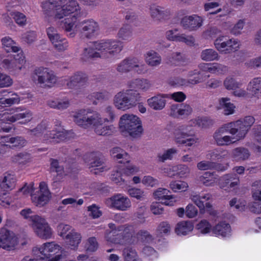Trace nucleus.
Here are the masks:
<instances>
[{
    "instance_id": "f8f14e48",
    "label": "nucleus",
    "mask_w": 261,
    "mask_h": 261,
    "mask_svg": "<svg viewBox=\"0 0 261 261\" xmlns=\"http://www.w3.org/2000/svg\"><path fill=\"white\" fill-rule=\"evenodd\" d=\"M75 27L82 38L91 39L97 35L99 30L98 23L93 19L79 21Z\"/></svg>"
},
{
    "instance_id": "49530a36",
    "label": "nucleus",
    "mask_w": 261,
    "mask_h": 261,
    "mask_svg": "<svg viewBox=\"0 0 261 261\" xmlns=\"http://www.w3.org/2000/svg\"><path fill=\"white\" fill-rule=\"evenodd\" d=\"M212 195L210 194H206L203 196L199 195H191V200L196 205L200 208V210H203L204 208V203L206 201L210 199Z\"/></svg>"
},
{
    "instance_id": "f03ea898",
    "label": "nucleus",
    "mask_w": 261,
    "mask_h": 261,
    "mask_svg": "<svg viewBox=\"0 0 261 261\" xmlns=\"http://www.w3.org/2000/svg\"><path fill=\"white\" fill-rule=\"evenodd\" d=\"M93 47L85 48L82 59L85 61L100 58L108 59L119 54L122 50L123 43L116 39H103L94 41Z\"/></svg>"
},
{
    "instance_id": "5fc2aeb1",
    "label": "nucleus",
    "mask_w": 261,
    "mask_h": 261,
    "mask_svg": "<svg viewBox=\"0 0 261 261\" xmlns=\"http://www.w3.org/2000/svg\"><path fill=\"white\" fill-rule=\"evenodd\" d=\"M105 118H103L104 122H112L115 120L116 115L113 108L111 106L107 107L103 111Z\"/></svg>"
},
{
    "instance_id": "338daca9",
    "label": "nucleus",
    "mask_w": 261,
    "mask_h": 261,
    "mask_svg": "<svg viewBox=\"0 0 261 261\" xmlns=\"http://www.w3.org/2000/svg\"><path fill=\"white\" fill-rule=\"evenodd\" d=\"M13 201L12 198L6 192H0V204L3 206H9Z\"/></svg>"
},
{
    "instance_id": "a19ab883",
    "label": "nucleus",
    "mask_w": 261,
    "mask_h": 261,
    "mask_svg": "<svg viewBox=\"0 0 261 261\" xmlns=\"http://www.w3.org/2000/svg\"><path fill=\"white\" fill-rule=\"evenodd\" d=\"M201 59L206 62L218 60L219 56L218 53L213 49L209 48L203 50L200 54Z\"/></svg>"
},
{
    "instance_id": "393cba45",
    "label": "nucleus",
    "mask_w": 261,
    "mask_h": 261,
    "mask_svg": "<svg viewBox=\"0 0 261 261\" xmlns=\"http://www.w3.org/2000/svg\"><path fill=\"white\" fill-rule=\"evenodd\" d=\"M88 156L91 159L89 163V168H96L95 170H97V171H95V173L101 172L105 170L104 159L99 152H91Z\"/></svg>"
},
{
    "instance_id": "bf43d9fd",
    "label": "nucleus",
    "mask_w": 261,
    "mask_h": 261,
    "mask_svg": "<svg viewBox=\"0 0 261 261\" xmlns=\"http://www.w3.org/2000/svg\"><path fill=\"white\" fill-rule=\"evenodd\" d=\"M174 41L182 42L188 45H193L194 44L195 39L192 36H186L184 34L177 33Z\"/></svg>"
},
{
    "instance_id": "680f3d73",
    "label": "nucleus",
    "mask_w": 261,
    "mask_h": 261,
    "mask_svg": "<svg viewBox=\"0 0 261 261\" xmlns=\"http://www.w3.org/2000/svg\"><path fill=\"white\" fill-rule=\"evenodd\" d=\"M13 84V80L8 75L0 72V87H9Z\"/></svg>"
},
{
    "instance_id": "6ab92c4d",
    "label": "nucleus",
    "mask_w": 261,
    "mask_h": 261,
    "mask_svg": "<svg viewBox=\"0 0 261 261\" xmlns=\"http://www.w3.org/2000/svg\"><path fill=\"white\" fill-rule=\"evenodd\" d=\"M143 66L141 62L136 58H126L117 65L116 70L121 73H127L136 68Z\"/></svg>"
},
{
    "instance_id": "c03bdc74",
    "label": "nucleus",
    "mask_w": 261,
    "mask_h": 261,
    "mask_svg": "<svg viewBox=\"0 0 261 261\" xmlns=\"http://www.w3.org/2000/svg\"><path fill=\"white\" fill-rule=\"evenodd\" d=\"M193 229V225L190 222L182 221L177 225L175 231L178 235H186Z\"/></svg>"
},
{
    "instance_id": "de8ad7c7",
    "label": "nucleus",
    "mask_w": 261,
    "mask_h": 261,
    "mask_svg": "<svg viewBox=\"0 0 261 261\" xmlns=\"http://www.w3.org/2000/svg\"><path fill=\"white\" fill-rule=\"evenodd\" d=\"M233 157L238 161L248 159L250 156L248 150L243 147H238L232 151Z\"/></svg>"
},
{
    "instance_id": "7ed1b4c3",
    "label": "nucleus",
    "mask_w": 261,
    "mask_h": 261,
    "mask_svg": "<svg viewBox=\"0 0 261 261\" xmlns=\"http://www.w3.org/2000/svg\"><path fill=\"white\" fill-rule=\"evenodd\" d=\"M1 42L3 48L7 52L17 53L4 59L2 62V68L13 75H17L21 70L25 68V55L10 37H4Z\"/></svg>"
},
{
    "instance_id": "a878e982",
    "label": "nucleus",
    "mask_w": 261,
    "mask_h": 261,
    "mask_svg": "<svg viewBox=\"0 0 261 261\" xmlns=\"http://www.w3.org/2000/svg\"><path fill=\"white\" fill-rule=\"evenodd\" d=\"M112 238L111 241L115 244H122L126 238L130 237V233L128 232V229L124 225L118 226L117 230H114L111 232Z\"/></svg>"
},
{
    "instance_id": "8fccbe9b",
    "label": "nucleus",
    "mask_w": 261,
    "mask_h": 261,
    "mask_svg": "<svg viewBox=\"0 0 261 261\" xmlns=\"http://www.w3.org/2000/svg\"><path fill=\"white\" fill-rule=\"evenodd\" d=\"M49 243L43 244L38 250L37 257L39 261H49Z\"/></svg>"
},
{
    "instance_id": "4468645a",
    "label": "nucleus",
    "mask_w": 261,
    "mask_h": 261,
    "mask_svg": "<svg viewBox=\"0 0 261 261\" xmlns=\"http://www.w3.org/2000/svg\"><path fill=\"white\" fill-rule=\"evenodd\" d=\"M106 205L111 208L125 211L131 207L129 199L121 194H117L106 200Z\"/></svg>"
},
{
    "instance_id": "4be33fe9",
    "label": "nucleus",
    "mask_w": 261,
    "mask_h": 261,
    "mask_svg": "<svg viewBox=\"0 0 261 261\" xmlns=\"http://www.w3.org/2000/svg\"><path fill=\"white\" fill-rule=\"evenodd\" d=\"M169 96L167 94H158L147 100V102L149 107L155 111H160L163 110L166 104V98Z\"/></svg>"
},
{
    "instance_id": "052dcab7",
    "label": "nucleus",
    "mask_w": 261,
    "mask_h": 261,
    "mask_svg": "<svg viewBox=\"0 0 261 261\" xmlns=\"http://www.w3.org/2000/svg\"><path fill=\"white\" fill-rule=\"evenodd\" d=\"M85 248L86 251L88 252H93L97 250L98 248V243L96 238L93 237L89 238L87 240Z\"/></svg>"
},
{
    "instance_id": "e2e57ef3",
    "label": "nucleus",
    "mask_w": 261,
    "mask_h": 261,
    "mask_svg": "<svg viewBox=\"0 0 261 261\" xmlns=\"http://www.w3.org/2000/svg\"><path fill=\"white\" fill-rule=\"evenodd\" d=\"M200 180L206 186H212L215 183V178L213 177V174L210 172H205L203 176L200 177Z\"/></svg>"
},
{
    "instance_id": "0e129e2a",
    "label": "nucleus",
    "mask_w": 261,
    "mask_h": 261,
    "mask_svg": "<svg viewBox=\"0 0 261 261\" xmlns=\"http://www.w3.org/2000/svg\"><path fill=\"white\" fill-rule=\"evenodd\" d=\"M91 98H94L99 101L108 100L110 97L109 93L106 91L95 92L92 93L90 96Z\"/></svg>"
},
{
    "instance_id": "c9c22d12",
    "label": "nucleus",
    "mask_w": 261,
    "mask_h": 261,
    "mask_svg": "<svg viewBox=\"0 0 261 261\" xmlns=\"http://www.w3.org/2000/svg\"><path fill=\"white\" fill-rule=\"evenodd\" d=\"M247 89L254 96L261 94V77L253 78L248 84Z\"/></svg>"
},
{
    "instance_id": "c756f323",
    "label": "nucleus",
    "mask_w": 261,
    "mask_h": 261,
    "mask_svg": "<svg viewBox=\"0 0 261 261\" xmlns=\"http://www.w3.org/2000/svg\"><path fill=\"white\" fill-rule=\"evenodd\" d=\"M16 179L13 174L5 173L0 178V188L4 190L12 189L15 184Z\"/></svg>"
},
{
    "instance_id": "473e14b6",
    "label": "nucleus",
    "mask_w": 261,
    "mask_h": 261,
    "mask_svg": "<svg viewBox=\"0 0 261 261\" xmlns=\"http://www.w3.org/2000/svg\"><path fill=\"white\" fill-rule=\"evenodd\" d=\"M219 109L223 110L225 115L233 114L235 112V106L230 101V99L223 97L219 100Z\"/></svg>"
},
{
    "instance_id": "ddd939ff",
    "label": "nucleus",
    "mask_w": 261,
    "mask_h": 261,
    "mask_svg": "<svg viewBox=\"0 0 261 261\" xmlns=\"http://www.w3.org/2000/svg\"><path fill=\"white\" fill-rule=\"evenodd\" d=\"M214 45L220 53L227 54L237 51L240 48V43L237 39L221 36L215 40Z\"/></svg>"
},
{
    "instance_id": "5701e85b",
    "label": "nucleus",
    "mask_w": 261,
    "mask_h": 261,
    "mask_svg": "<svg viewBox=\"0 0 261 261\" xmlns=\"http://www.w3.org/2000/svg\"><path fill=\"white\" fill-rule=\"evenodd\" d=\"M169 190L165 188H158L153 192V196L155 199L161 200L163 204L166 205H173L175 201L172 199L174 198L173 195H169Z\"/></svg>"
},
{
    "instance_id": "1a4fd4ad",
    "label": "nucleus",
    "mask_w": 261,
    "mask_h": 261,
    "mask_svg": "<svg viewBox=\"0 0 261 261\" xmlns=\"http://www.w3.org/2000/svg\"><path fill=\"white\" fill-rule=\"evenodd\" d=\"M119 123L121 132L127 133L133 138L140 137L143 133L141 121L136 115L124 114L120 117Z\"/></svg>"
},
{
    "instance_id": "f704fd0d",
    "label": "nucleus",
    "mask_w": 261,
    "mask_h": 261,
    "mask_svg": "<svg viewBox=\"0 0 261 261\" xmlns=\"http://www.w3.org/2000/svg\"><path fill=\"white\" fill-rule=\"evenodd\" d=\"M111 156L116 160L122 159L119 162L121 163H129L128 155L123 149L119 147H114L110 151Z\"/></svg>"
},
{
    "instance_id": "aec40b11",
    "label": "nucleus",
    "mask_w": 261,
    "mask_h": 261,
    "mask_svg": "<svg viewBox=\"0 0 261 261\" xmlns=\"http://www.w3.org/2000/svg\"><path fill=\"white\" fill-rule=\"evenodd\" d=\"M240 184L239 177L236 173H228L221 178L220 188L225 190L235 189Z\"/></svg>"
},
{
    "instance_id": "39448f33",
    "label": "nucleus",
    "mask_w": 261,
    "mask_h": 261,
    "mask_svg": "<svg viewBox=\"0 0 261 261\" xmlns=\"http://www.w3.org/2000/svg\"><path fill=\"white\" fill-rule=\"evenodd\" d=\"M21 217L29 222L34 233L40 238L46 239L49 237V225L47 216L37 215L30 208L20 212Z\"/></svg>"
},
{
    "instance_id": "2f4dec72",
    "label": "nucleus",
    "mask_w": 261,
    "mask_h": 261,
    "mask_svg": "<svg viewBox=\"0 0 261 261\" xmlns=\"http://www.w3.org/2000/svg\"><path fill=\"white\" fill-rule=\"evenodd\" d=\"M128 87L130 88L148 90L151 87L150 82L146 79H135L128 82Z\"/></svg>"
},
{
    "instance_id": "9b49d317",
    "label": "nucleus",
    "mask_w": 261,
    "mask_h": 261,
    "mask_svg": "<svg viewBox=\"0 0 261 261\" xmlns=\"http://www.w3.org/2000/svg\"><path fill=\"white\" fill-rule=\"evenodd\" d=\"M139 97V94L137 91L127 89L116 94L114 103L118 109L124 111L135 106Z\"/></svg>"
},
{
    "instance_id": "79ce46f5",
    "label": "nucleus",
    "mask_w": 261,
    "mask_h": 261,
    "mask_svg": "<svg viewBox=\"0 0 261 261\" xmlns=\"http://www.w3.org/2000/svg\"><path fill=\"white\" fill-rule=\"evenodd\" d=\"M197 75L194 78H190L188 80V83L192 85H196L198 83H201L204 81L207 78H208L210 75H203V74L201 73L200 71H197V70H194L193 71H191L188 73V76L191 77L193 75Z\"/></svg>"
},
{
    "instance_id": "3c124183",
    "label": "nucleus",
    "mask_w": 261,
    "mask_h": 261,
    "mask_svg": "<svg viewBox=\"0 0 261 261\" xmlns=\"http://www.w3.org/2000/svg\"><path fill=\"white\" fill-rule=\"evenodd\" d=\"M169 188L174 192L186 191L188 188V184L184 181L174 180L169 184Z\"/></svg>"
},
{
    "instance_id": "69168bd1",
    "label": "nucleus",
    "mask_w": 261,
    "mask_h": 261,
    "mask_svg": "<svg viewBox=\"0 0 261 261\" xmlns=\"http://www.w3.org/2000/svg\"><path fill=\"white\" fill-rule=\"evenodd\" d=\"M67 256V253L64 250L50 254V261H62Z\"/></svg>"
},
{
    "instance_id": "6e6d98bb",
    "label": "nucleus",
    "mask_w": 261,
    "mask_h": 261,
    "mask_svg": "<svg viewBox=\"0 0 261 261\" xmlns=\"http://www.w3.org/2000/svg\"><path fill=\"white\" fill-rule=\"evenodd\" d=\"M227 70L226 66L217 63L212 64L210 67V72L212 73L224 74Z\"/></svg>"
},
{
    "instance_id": "0eeeda50",
    "label": "nucleus",
    "mask_w": 261,
    "mask_h": 261,
    "mask_svg": "<svg viewBox=\"0 0 261 261\" xmlns=\"http://www.w3.org/2000/svg\"><path fill=\"white\" fill-rule=\"evenodd\" d=\"M50 9L55 18L60 19L74 13L79 15L80 7L75 0H55L50 2Z\"/></svg>"
},
{
    "instance_id": "37998d69",
    "label": "nucleus",
    "mask_w": 261,
    "mask_h": 261,
    "mask_svg": "<svg viewBox=\"0 0 261 261\" xmlns=\"http://www.w3.org/2000/svg\"><path fill=\"white\" fill-rule=\"evenodd\" d=\"M197 75L194 78H190L188 80V83L192 85H196L198 83H201L204 81L207 78H208L210 75H203V74L201 73L200 71H197V70H194L193 71H191L188 73V76L191 77L193 75Z\"/></svg>"
},
{
    "instance_id": "dca6fc26",
    "label": "nucleus",
    "mask_w": 261,
    "mask_h": 261,
    "mask_svg": "<svg viewBox=\"0 0 261 261\" xmlns=\"http://www.w3.org/2000/svg\"><path fill=\"white\" fill-rule=\"evenodd\" d=\"M254 122L255 119L253 116H248L235 122H230V123L237 134L242 139L245 137L248 130Z\"/></svg>"
},
{
    "instance_id": "412c9836",
    "label": "nucleus",
    "mask_w": 261,
    "mask_h": 261,
    "mask_svg": "<svg viewBox=\"0 0 261 261\" xmlns=\"http://www.w3.org/2000/svg\"><path fill=\"white\" fill-rule=\"evenodd\" d=\"M88 81L87 75L82 72H76L71 75L69 81L66 83L69 89H73L76 87L84 86L87 85Z\"/></svg>"
},
{
    "instance_id": "58836bf2",
    "label": "nucleus",
    "mask_w": 261,
    "mask_h": 261,
    "mask_svg": "<svg viewBox=\"0 0 261 261\" xmlns=\"http://www.w3.org/2000/svg\"><path fill=\"white\" fill-rule=\"evenodd\" d=\"M145 59L147 64L151 66H158L162 61L161 56L153 50L149 51L146 54Z\"/></svg>"
},
{
    "instance_id": "e433bc0d",
    "label": "nucleus",
    "mask_w": 261,
    "mask_h": 261,
    "mask_svg": "<svg viewBox=\"0 0 261 261\" xmlns=\"http://www.w3.org/2000/svg\"><path fill=\"white\" fill-rule=\"evenodd\" d=\"M118 37L123 41H129L133 39V31L129 25H124L121 27L117 34Z\"/></svg>"
},
{
    "instance_id": "6e6552de",
    "label": "nucleus",
    "mask_w": 261,
    "mask_h": 261,
    "mask_svg": "<svg viewBox=\"0 0 261 261\" xmlns=\"http://www.w3.org/2000/svg\"><path fill=\"white\" fill-rule=\"evenodd\" d=\"M20 112V108H17L11 110V113L4 112L0 114V132L2 131L9 132L11 127L10 126H6L7 123L14 122L16 121L22 120L20 122L22 124H26L32 119V113L29 110Z\"/></svg>"
},
{
    "instance_id": "774afa93",
    "label": "nucleus",
    "mask_w": 261,
    "mask_h": 261,
    "mask_svg": "<svg viewBox=\"0 0 261 261\" xmlns=\"http://www.w3.org/2000/svg\"><path fill=\"white\" fill-rule=\"evenodd\" d=\"M197 227L201 233L205 234L210 232L211 225L206 220H202L197 224Z\"/></svg>"
},
{
    "instance_id": "423d86ee",
    "label": "nucleus",
    "mask_w": 261,
    "mask_h": 261,
    "mask_svg": "<svg viewBox=\"0 0 261 261\" xmlns=\"http://www.w3.org/2000/svg\"><path fill=\"white\" fill-rule=\"evenodd\" d=\"M30 194L32 203L37 207H42L49 201V189L47 182L41 181L37 189L34 188V183L25 185L18 192L20 196H26Z\"/></svg>"
},
{
    "instance_id": "f3484780",
    "label": "nucleus",
    "mask_w": 261,
    "mask_h": 261,
    "mask_svg": "<svg viewBox=\"0 0 261 261\" xmlns=\"http://www.w3.org/2000/svg\"><path fill=\"white\" fill-rule=\"evenodd\" d=\"M21 100L19 95L8 90L0 91V107L2 108L18 105Z\"/></svg>"
},
{
    "instance_id": "603ef678",
    "label": "nucleus",
    "mask_w": 261,
    "mask_h": 261,
    "mask_svg": "<svg viewBox=\"0 0 261 261\" xmlns=\"http://www.w3.org/2000/svg\"><path fill=\"white\" fill-rule=\"evenodd\" d=\"M224 86L227 90H236L242 86V83L237 82L234 79L231 77H227L223 82Z\"/></svg>"
},
{
    "instance_id": "f257e3e1",
    "label": "nucleus",
    "mask_w": 261,
    "mask_h": 261,
    "mask_svg": "<svg viewBox=\"0 0 261 261\" xmlns=\"http://www.w3.org/2000/svg\"><path fill=\"white\" fill-rule=\"evenodd\" d=\"M72 118L73 121L82 128L92 126L95 133L99 136H109L116 130L113 125H103L105 122L100 114L89 109L77 110Z\"/></svg>"
},
{
    "instance_id": "4c0bfd02",
    "label": "nucleus",
    "mask_w": 261,
    "mask_h": 261,
    "mask_svg": "<svg viewBox=\"0 0 261 261\" xmlns=\"http://www.w3.org/2000/svg\"><path fill=\"white\" fill-rule=\"evenodd\" d=\"M122 255L124 261H141L139 258L136 250L130 246H127L123 249Z\"/></svg>"
},
{
    "instance_id": "7c9ffc66",
    "label": "nucleus",
    "mask_w": 261,
    "mask_h": 261,
    "mask_svg": "<svg viewBox=\"0 0 261 261\" xmlns=\"http://www.w3.org/2000/svg\"><path fill=\"white\" fill-rule=\"evenodd\" d=\"M65 239L67 240V244L69 247L75 250L77 248L81 242L82 236L80 233L72 230L66 236Z\"/></svg>"
},
{
    "instance_id": "bb28decb",
    "label": "nucleus",
    "mask_w": 261,
    "mask_h": 261,
    "mask_svg": "<svg viewBox=\"0 0 261 261\" xmlns=\"http://www.w3.org/2000/svg\"><path fill=\"white\" fill-rule=\"evenodd\" d=\"M54 124L57 127L50 133V139L52 140L50 142H59L66 138V134L65 130L61 127L60 120L56 119Z\"/></svg>"
},
{
    "instance_id": "20e7f679",
    "label": "nucleus",
    "mask_w": 261,
    "mask_h": 261,
    "mask_svg": "<svg viewBox=\"0 0 261 261\" xmlns=\"http://www.w3.org/2000/svg\"><path fill=\"white\" fill-rule=\"evenodd\" d=\"M214 121L208 118H198L189 121L188 124L177 126L174 131V140L176 143L191 146L197 142L198 139L195 138H187L192 135V127L195 126L206 127L213 125Z\"/></svg>"
},
{
    "instance_id": "a18cd8bd",
    "label": "nucleus",
    "mask_w": 261,
    "mask_h": 261,
    "mask_svg": "<svg viewBox=\"0 0 261 261\" xmlns=\"http://www.w3.org/2000/svg\"><path fill=\"white\" fill-rule=\"evenodd\" d=\"M208 158L212 160H221L229 157L228 151L222 149H214L208 152Z\"/></svg>"
},
{
    "instance_id": "2eb2a0df",
    "label": "nucleus",
    "mask_w": 261,
    "mask_h": 261,
    "mask_svg": "<svg viewBox=\"0 0 261 261\" xmlns=\"http://www.w3.org/2000/svg\"><path fill=\"white\" fill-rule=\"evenodd\" d=\"M2 220L0 216V223ZM18 242L17 238L13 232L5 228L0 229V248L7 250H13Z\"/></svg>"
},
{
    "instance_id": "09e8293b",
    "label": "nucleus",
    "mask_w": 261,
    "mask_h": 261,
    "mask_svg": "<svg viewBox=\"0 0 261 261\" xmlns=\"http://www.w3.org/2000/svg\"><path fill=\"white\" fill-rule=\"evenodd\" d=\"M197 167L200 170H219L220 169V165L211 161H202L197 164Z\"/></svg>"
},
{
    "instance_id": "a211bd4d",
    "label": "nucleus",
    "mask_w": 261,
    "mask_h": 261,
    "mask_svg": "<svg viewBox=\"0 0 261 261\" xmlns=\"http://www.w3.org/2000/svg\"><path fill=\"white\" fill-rule=\"evenodd\" d=\"M203 19L197 15H192L184 17L180 21L183 28L190 31H195L200 28L203 23Z\"/></svg>"
},
{
    "instance_id": "864d4df0",
    "label": "nucleus",
    "mask_w": 261,
    "mask_h": 261,
    "mask_svg": "<svg viewBox=\"0 0 261 261\" xmlns=\"http://www.w3.org/2000/svg\"><path fill=\"white\" fill-rule=\"evenodd\" d=\"M252 187V197L255 200L261 201V180L254 181Z\"/></svg>"
},
{
    "instance_id": "b1692460",
    "label": "nucleus",
    "mask_w": 261,
    "mask_h": 261,
    "mask_svg": "<svg viewBox=\"0 0 261 261\" xmlns=\"http://www.w3.org/2000/svg\"><path fill=\"white\" fill-rule=\"evenodd\" d=\"M37 77V84L41 87L47 86L49 81V69L47 67L42 66L36 68L33 71V77Z\"/></svg>"
},
{
    "instance_id": "4d7b16f0",
    "label": "nucleus",
    "mask_w": 261,
    "mask_h": 261,
    "mask_svg": "<svg viewBox=\"0 0 261 261\" xmlns=\"http://www.w3.org/2000/svg\"><path fill=\"white\" fill-rule=\"evenodd\" d=\"M79 15L74 14L71 17H68L64 19L63 21V26L66 32H70L72 30L73 26L75 25V20Z\"/></svg>"
},
{
    "instance_id": "ea45409f",
    "label": "nucleus",
    "mask_w": 261,
    "mask_h": 261,
    "mask_svg": "<svg viewBox=\"0 0 261 261\" xmlns=\"http://www.w3.org/2000/svg\"><path fill=\"white\" fill-rule=\"evenodd\" d=\"M50 173L52 176H57V179L62 177L64 173V168L62 165H60L56 160L51 159Z\"/></svg>"
},
{
    "instance_id": "13d9d810",
    "label": "nucleus",
    "mask_w": 261,
    "mask_h": 261,
    "mask_svg": "<svg viewBox=\"0 0 261 261\" xmlns=\"http://www.w3.org/2000/svg\"><path fill=\"white\" fill-rule=\"evenodd\" d=\"M177 153V150L175 148H170L166 150L163 153H159L158 158L159 162H164L167 160H171L173 154Z\"/></svg>"
},
{
    "instance_id": "c85d7f7f",
    "label": "nucleus",
    "mask_w": 261,
    "mask_h": 261,
    "mask_svg": "<svg viewBox=\"0 0 261 261\" xmlns=\"http://www.w3.org/2000/svg\"><path fill=\"white\" fill-rule=\"evenodd\" d=\"M149 10L151 17L157 20L165 19L170 15L169 10L155 5H151Z\"/></svg>"
},
{
    "instance_id": "cd10ccee",
    "label": "nucleus",
    "mask_w": 261,
    "mask_h": 261,
    "mask_svg": "<svg viewBox=\"0 0 261 261\" xmlns=\"http://www.w3.org/2000/svg\"><path fill=\"white\" fill-rule=\"evenodd\" d=\"M166 63L170 65H182L186 62V58L180 52H173L168 54L166 58Z\"/></svg>"
},
{
    "instance_id": "72a5a7b5",
    "label": "nucleus",
    "mask_w": 261,
    "mask_h": 261,
    "mask_svg": "<svg viewBox=\"0 0 261 261\" xmlns=\"http://www.w3.org/2000/svg\"><path fill=\"white\" fill-rule=\"evenodd\" d=\"M212 231L217 236L226 237L230 234V226L228 223L220 222L213 227Z\"/></svg>"
},
{
    "instance_id": "9d476101",
    "label": "nucleus",
    "mask_w": 261,
    "mask_h": 261,
    "mask_svg": "<svg viewBox=\"0 0 261 261\" xmlns=\"http://www.w3.org/2000/svg\"><path fill=\"white\" fill-rule=\"evenodd\" d=\"M216 143L219 146H227L241 140L230 123L223 125L213 135Z\"/></svg>"
}]
</instances>
